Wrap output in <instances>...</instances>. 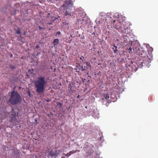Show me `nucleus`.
I'll use <instances>...</instances> for the list:
<instances>
[{
    "label": "nucleus",
    "instance_id": "c85d7f7f",
    "mask_svg": "<svg viewBox=\"0 0 158 158\" xmlns=\"http://www.w3.org/2000/svg\"><path fill=\"white\" fill-rule=\"evenodd\" d=\"M56 70V69L54 68V72Z\"/></svg>",
    "mask_w": 158,
    "mask_h": 158
},
{
    "label": "nucleus",
    "instance_id": "b1692460",
    "mask_svg": "<svg viewBox=\"0 0 158 158\" xmlns=\"http://www.w3.org/2000/svg\"><path fill=\"white\" fill-rule=\"evenodd\" d=\"M46 102H48L51 101V100H49L48 98H47L46 99Z\"/></svg>",
    "mask_w": 158,
    "mask_h": 158
},
{
    "label": "nucleus",
    "instance_id": "5701e85b",
    "mask_svg": "<svg viewBox=\"0 0 158 158\" xmlns=\"http://www.w3.org/2000/svg\"><path fill=\"white\" fill-rule=\"evenodd\" d=\"M60 31H58L56 33V35H60Z\"/></svg>",
    "mask_w": 158,
    "mask_h": 158
},
{
    "label": "nucleus",
    "instance_id": "412c9836",
    "mask_svg": "<svg viewBox=\"0 0 158 158\" xmlns=\"http://www.w3.org/2000/svg\"><path fill=\"white\" fill-rule=\"evenodd\" d=\"M75 151H70V152H69V153H68L67 154L68 155H69V156H70L71 155V154H70V153H71V154H73L74 153H75Z\"/></svg>",
    "mask_w": 158,
    "mask_h": 158
},
{
    "label": "nucleus",
    "instance_id": "f3484780",
    "mask_svg": "<svg viewBox=\"0 0 158 158\" xmlns=\"http://www.w3.org/2000/svg\"><path fill=\"white\" fill-rule=\"evenodd\" d=\"M52 20L51 21H50V22L49 23H47V24L48 26H50V25L52 24V23L56 19L55 17H52Z\"/></svg>",
    "mask_w": 158,
    "mask_h": 158
},
{
    "label": "nucleus",
    "instance_id": "cd10ccee",
    "mask_svg": "<svg viewBox=\"0 0 158 158\" xmlns=\"http://www.w3.org/2000/svg\"><path fill=\"white\" fill-rule=\"evenodd\" d=\"M80 60H81V61H82V60H83L82 59V58H81V57H80Z\"/></svg>",
    "mask_w": 158,
    "mask_h": 158
},
{
    "label": "nucleus",
    "instance_id": "7c9ffc66",
    "mask_svg": "<svg viewBox=\"0 0 158 158\" xmlns=\"http://www.w3.org/2000/svg\"><path fill=\"white\" fill-rule=\"evenodd\" d=\"M131 63L132 64H133V61H131Z\"/></svg>",
    "mask_w": 158,
    "mask_h": 158
},
{
    "label": "nucleus",
    "instance_id": "0eeeda50",
    "mask_svg": "<svg viewBox=\"0 0 158 158\" xmlns=\"http://www.w3.org/2000/svg\"><path fill=\"white\" fill-rule=\"evenodd\" d=\"M73 4L72 0H67L64 1V4L62 5V6L64 7L67 9H72Z\"/></svg>",
    "mask_w": 158,
    "mask_h": 158
},
{
    "label": "nucleus",
    "instance_id": "20e7f679",
    "mask_svg": "<svg viewBox=\"0 0 158 158\" xmlns=\"http://www.w3.org/2000/svg\"><path fill=\"white\" fill-rule=\"evenodd\" d=\"M115 28L118 30L120 32H122L125 29H127L128 27L126 25V23L122 20L121 22L120 21L116 23L115 26Z\"/></svg>",
    "mask_w": 158,
    "mask_h": 158
},
{
    "label": "nucleus",
    "instance_id": "6ab92c4d",
    "mask_svg": "<svg viewBox=\"0 0 158 158\" xmlns=\"http://www.w3.org/2000/svg\"><path fill=\"white\" fill-rule=\"evenodd\" d=\"M110 66L111 67H113V66H116V64L114 61H112L110 63Z\"/></svg>",
    "mask_w": 158,
    "mask_h": 158
},
{
    "label": "nucleus",
    "instance_id": "9b49d317",
    "mask_svg": "<svg viewBox=\"0 0 158 158\" xmlns=\"http://www.w3.org/2000/svg\"><path fill=\"white\" fill-rule=\"evenodd\" d=\"M71 9H66L64 13V17L66 18H70L73 15V13L71 11Z\"/></svg>",
    "mask_w": 158,
    "mask_h": 158
},
{
    "label": "nucleus",
    "instance_id": "4468645a",
    "mask_svg": "<svg viewBox=\"0 0 158 158\" xmlns=\"http://www.w3.org/2000/svg\"><path fill=\"white\" fill-rule=\"evenodd\" d=\"M53 43L54 45L53 46L55 48H56L59 43V40L58 39H54L53 40Z\"/></svg>",
    "mask_w": 158,
    "mask_h": 158
},
{
    "label": "nucleus",
    "instance_id": "ddd939ff",
    "mask_svg": "<svg viewBox=\"0 0 158 158\" xmlns=\"http://www.w3.org/2000/svg\"><path fill=\"white\" fill-rule=\"evenodd\" d=\"M94 153V151L92 149H90L88 150L86 152V155L87 156H88L90 157V156H92Z\"/></svg>",
    "mask_w": 158,
    "mask_h": 158
},
{
    "label": "nucleus",
    "instance_id": "7ed1b4c3",
    "mask_svg": "<svg viewBox=\"0 0 158 158\" xmlns=\"http://www.w3.org/2000/svg\"><path fill=\"white\" fill-rule=\"evenodd\" d=\"M153 51V49L151 48L150 52H149L148 50V55L146 56L145 57H143V59L140 63V64L138 65V67L139 68H142V67L148 68L151 65V61L152 60V52Z\"/></svg>",
    "mask_w": 158,
    "mask_h": 158
},
{
    "label": "nucleus",
    "instance_id": "9d476101",
    "mask_svg": "<svg viewBox=\"0 0 158 158\" xmlns=\"http://www.w3.org/2000/svg\"><path fill=\"white\" fill-rule=\"evenodd\" d=\"M82 63H81V62L80 61V63L76 65V68L75 69L76 72H79L80 71H84V69H83L82 67L83 65H82Z\"/></svg>",
    "mask_w": 158,
    "mask_h": 158
},
{
    "label": "nucleus",
    "instance_id": "aec40b11",
    "mask_svg": "<svg viewBox=\"0 0 158 158\" xmlns=\"http://www.w3.org/2000/svg\"><path fill=\"white\" fill-rule=\"evenodd\" d=\"M127 49L128 52H129V53H130L131 52H132L131 47H129L128 49V48H127Z\"/></svg>",
    "mask_w": 158,
    "mask_h": 158
},
{
    "label": "nucleus",
    "instance_id": "423d86ee",
    "mask_svg": "<svg viewBox=\"0 0 158 158\" xmlns=\"http://www.w3.org/2000/svg\"><path fill=\"white\" fill-rule=\"evenodd\" d=\"M18 113L16 112L13 109L11 113V115L10 116V122L14 123L16 122L17 117L18 116Z\"/></svg>",
    "mask_w": 158,
    "mask_h": 158
},
{
    "label": "nucleus",
    "instance_id": "a878e982",
    "mask_svg": "<svg viewBox=\"0 0 158 158\" xmlns=\"http://www.w3.org/2000/svg\"><path fill=\"white\" fill-rule=\"evenodd\" d=\"M58 105H60V106H61L62 104L60 102H58Z\"/></svg>",
    "mask_w": 158,
    "mask_h": 158
},
{
    "label": "nucleus",
    "instance_id": "473e14b6",
    "mask_svg": "<svg viewBox=\"0 0 158 158\" xmlns=\"http://www.w3.org/2000/svg\"><path fill=\"white\" fill-rule=\"evenodd\" d=\"M28 94H29V95H30V92Z\"/></svg>",
    "mask_w": 158,
    "mask_h": 158
},
{
    "label": "nucleus",
    "instance_id": "c756f323",
    "mask_svg": "<svg viewBox=\"0 0 158 158\" xmlns=\"http://www.w3.org/2000/svg\"><path fill=\"white\" fill-rule=\"evenodd\" d=\"M50 13H48V15H50Z\"/></svg>",
    "mask_w": 158,
    "mask_h": 158
},
{
    "label": "nucleus",
    "instance_id": "6e6552de",
    "mask_svg": "<svg viewBox=\"0 0 158 158\" xmlns=\"http://www.w3.org/2000/svg\"><path fill=\"white\" fill-rule=\"evenodd\" d=\"M109 96L108 94H104L101 98L102 102V104H106L107 103H110L111 102L110 100L109 99Z\"/></svg>",
    "mask_w": 158,
    "mask_h": 158
},
{
    "label": "nucleus",
    "instance_id": "2eb2a0df",
    "mask_svg": "<svg viewBox=\"0 0 158 158\" xmlns=\"http://www.w3.org/2000/svg\"><path fill=\"white\" fill-rule=\"evenodd\" d=\"M127 29H125L123 31H122V33L123 35V37H127L128 35V31Z\"/></svg>",
    "mask_w": 158,
    "mask_h": 158
},
{
    "label": "nucleus",
    "instance_id": "c9c22d12",
    "mask_svg": "<svg viewBox=\"0 0 158 158\" xmlns=\"http://www.w3.org/2000/svg\"><path fill=\"white\" fill-rule=\"evenodd\" d=\"M62 158H63V157H62Z\"/></svg>",
    "mask_w": 158,
    "mask_h": 158
},
{
    "label": "nucleus",
    "instance_id": "dca6fc26",
    "mask_svg": "<svg viewBox=\"0 0 158 158\" xmlns=\"http://www.w3.org/2000/svg\"><path fill=\"white\" fill-rule=\"evenodd\" d=\"M21 30L19 28H18L16 32V34L18 35V36H17V37L19 38H21Z\"/></svg>",
    "mask_w": 158,
    "mask_h": 158
},
{
    "label": "nucleus",
    "instance_id": "f03ea898",
    "mask_svg": "<svg viewBox=\"0 0 158 158\" xmlns=\"http://www.w3.org/2000/svg\"><path fill=\"white\" fill-rule=\"evenodd\" d=\"M21 99V96L17 91L13 90L11 93V95L7 103L12 105H17L20 103Z\"/></svg>",
    "mask_w": 158,
    "mask_h": 158
},
{
    "label": "nucleus",
    "instance_id": "2f4dec72",
    "mask_svg": "<svg viewBox=\"0 0 158 158\" xmlns=\"http://www.w3.org/2000/svg\"><path fill=\"white\" fill-rule=\"evenodd\" d=\"M115 21L114 20V23H115Z\"/></svg>",
    "mask_w": 158,
    "mask_h": 158
},
{
    "label": "nucleus",
    "instance_id": "a211bd4d",
    "mask_svg": "<svg viewBox=\"0 0 158 158\" xmlns=\"http://www.w3.org/2000/svg\"><path fill=\"white\" fill-rule=\"evenodd\" d=\"M113 46L114 47L112 48L114 52V53H116L118 51L117 46H116L114 44Z\"/></svg>",
    "mask_w": 158,
    "mask_h": 158
},
{
    "label": "nucleus",
    "instance_id": "f257e3e1",
    "mask_svg": "<svg viewBox=\"0 0 158 158\" xmlns=\"http://www.w3.org/2000/svg\"><path fill=\"white\" fill-rule=\"evenodd\" d=\"M47 83V82L46 81L44 77H39L38 80L35 83L36 92L38 94L43 93L45 89V86Z\"/></svg>",
    "mask_w": 158,
    "mask_h": 158
},
{
    "label": "nucleus",
    "instance_id": "39448f33",
    "mask_svg": "<svg viewBox=\"0 0 158 158\" xmlns=\"http://www.w3.org/2000/svg\"><path fill=\"white\" fill-rule=\"evenodd\" d=\"M146 50L144 48L142 47H139L136 48V53L141 57H145L148 55H146Z\"/></svg>",
    "mask_w": 158,
    "mask_h": 158
},
{
    "label": "nucleus",
    "instance_id": "f8f14e48",
    "mask_svg": "<svg viewBox=\"0 0 158 158\" xmlns=\"http://www.w3.org/2000/svg\"><path fill=\"white\" fill-rule=\"evenodd\" d=\"M50 155L52 157H56L59 154V150H52L49 153Z\"/></svg>",
    "mask_w": 158,
    "mask_h": 158
},
{
    "label": "nucleus",
    "instance_id": "1a4fd4ad",
    "mask_svg": "<svg viewBox=\"0 0 158 158\" xmlns=\"http://www.w3.org/2000/svg\"><path fill=\"white\" fill-rule=\"evenodd\" d=\"M81 63H82V65L84 71L87 69H91V66L90 63L88 62H85V60H82V61H81Z\"/></svg>",
    "mask_w": 158,
    "mask_h": 158
},
{
    "label": "nucleus",
    "instance_id": "bb28decb",
    "mask_svg": "<svg viewBox=\"0 0 158 158\" xmlns=\"http://www.w3.org/2000/svg\"><path fill=\"white\" fill-rule=\"evenodd\" d=\"M10 57L12 58L13 57V55L12 54H11L10 55Z\"/></svg>",
    "mask_w": 158,
    "mask_h": 158
},
{
    "label": "nucleus",
    "instance_id": "4be33fe9",
    "mask_svg": "<svg viewBox=\"0 0 158 158\" xmlns=\"http://www.w3.org/2000/svg\"><path fill=\"white\" fill-rule=\"evenodd\" d=\"M39 28L40 30H44L45 29V28L44 27H42L40 26H39Z\"/></svg>",
    "mask_w": 158,
    "mask_h": 158
},
{
    "label": "nucleus",
    "instance_id": "f704fd0d",
    "mask_svg": "<svg viewBox=\"0 0 158 158\" xmlns=\"http://www.w3.org/2000/svg\"><path fill=\"white\" fill-rule=\"evenodd\" d=\"M82 57L83 58H84V57H83V56H82Z\"/></svg>",
    "mask_w": 158,
    "mask_h": 158
},
{
    "label": "nucleus",
    "instance_id": "393cba45",
    "mask_svg": "<svg viewBox=\"0 0 158 158\" xmlns=\"http://www.w3.org/2000/svg\"><path fill=\"white\" fill-rule=\"evenodd\" d=\"M40 48V46L39 45H37L36 47V48Z\"/></svg>",
    "mask_w": 158,
    "mask_h": 158
},
{
    "label": "nucleus",
    "instance_id": "72a5a7b5",
    "mask_svg": "<svg viewBox=\"0 0 158 158\" xmlns=\"http://www.w3.org/2000/svg\"><path fill=\"white\" fill-rule=\"evenodd\" d=\"M19 89H21V87H19Z\"/></svg>",
    "mask_w": 158,
    "mask_h": 158
}]
</instances>
